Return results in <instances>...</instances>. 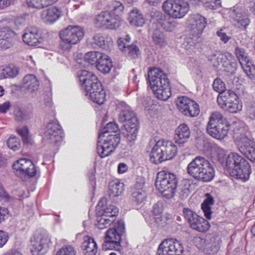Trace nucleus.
<instances>
[{"mask_svg": "<svg viewBox=\"0 0 255 255\" xmlns=\"http://www.w3.org/2000/svg\"><path fill=\"white\" fill-rule=\"evenodd\" d=\"M161 26L166 31H172L175 27V23L174 22L170 21L166 19L165 16L161 17L159 20Z\"/></svg>", "mask_w": 255, "mask_h": 255, "instance_id": "50", "label": "nucleus"}, {"mask_svg": "<svg viewBox=\"0 0 255 255\" xmlns=\"http://www.w3.org/2000/svg\"><path fill=\"white\" fill-rule=\"evenodd\" d=\"M246 114L252 120L255 119V106H248L246 108Z\"/></svg>", "mask_w": 255, "mask_h": 255, "instance_id": "57", "label": "nucleus"}, {"mask_svg": "<svg viewBox=\"0 0 255 255\" xmlns=\"http://www.w3.org/2000/svg\"><path fill=\"white\" fill-rule=\"evenodd\" d=\"M160 143L157 141L152 147L150 153V160L155 164H158L165 161L164 154L160 146Z\"/></svg>", "mask_w": 255, "mask_h": 255, "instance_id": "32", "label": "nucleus"}, {"mask_svg": "<svg viewBox=\"0 0 255 255\" xmlns=\"http://www.w3.org/2000/svg\"><path fill=\"white\" fill-rule=\"evenodd\" d=\"M125 224L123 221L115 222L113 228H109L106 232L102 245L105 250H115L121 246L122 237L125 233Z\"/></svg>", "mask_w": 255, "mask_h": 255, "instance_id": "6", "label": "nucleus"}, {"mask_svg": "<svg viewBox=\"0 0 255 255\" xmlns=\"http://www.w3.org/2000/svg\"><path fill=\"white\" fill-rule=\"evenodd\" d=\"M13 168L18 175L33 177L36 175V169L33 162L28 159L20 158L14 162Z\"/></svg>", "mask_w": 255, "mask_h": 255, "instance_id": "19", "label": "nucleus"}, {"mask_svg": "<svg viewBox=\"0 0 255 255\" xmlns=\"http://www.w3.org/2000/svg\"><path fill=\"white\" fill-rule=\"evenodd\" d=\"M8 214V210L4 208L0 207V223L4 220V217Z\"/></svg>", "mask_w": 255, "mask_h": 255, "instance_id": "64", "label": "nucleus"}, {"mask_svg": "<svg viewBox=\"0 0 255 255\" xmlns=\"http://www.w3.org/2000/svg\"><path fill=\"white\" fill-rule=\"evenodd\" d=\"M8 236L7 234L0 230V248L2 247L7 241Z\"/></svg>", "mask_w": 255, "mask_h": 255, "instance_id": "59", "label": "nucleus"}, {"mask_svg": "<svg viewBox=\"0 0 255 255\" xmlns=\"http://www.w3.org/2000/svg\"><path fill=\"white\" fill-rule=\"evenodd\" d=\"M6 143L8 147L13 151L19 150L21 146L19 139L15 136H11L9 137L7 139Z\"/></svg>", "mask_w": 255, "mask_h": 255, "instance_id": "49", "label": "nucleus"}, {"mask_svg": "<svg viewBox=\"0 0 255 255\" xmlns=\"http://www.w3.org/2000/svg\"><path fill=\"white\" fill-rule=\"evenodd\" d=\"M43 130V138L46 141L58 143L63 139L64 134L57 121H50Z\"/></svg>", "mask_w": 255, "mask_h": 255, "instance_id": "15", "label": "nucleus"}, {"mask_svg": "<svg viewBox=\"0 0 255 255\" xmlns=\"http://www.w3.org/2000/svg\"><path fill=\"white\" fill-rule=\"evenodd\" d=\"M213 88L219 94L226 91L225 84L220 78H217L214 80L213 83Z\"/></svg>", "mask_w": 255, "mask_h": 255, "instance_id": "53", "label": "nucleus"}, {"mask_svg": "<svg viewBox=\"0 0 255 255\" xmlns=\"http://www.w3.org/2000/svg\"><path fill=\"white\" fill-rule=\"evenodd\" d=\"M144 183L143 181H137L131 187L132 199L137 204L141 203L146 198V193L143 190Z\"/></svg>", "mask_w": 255, "mask_h": 255, "instance_id": "26", "label": "nucleus"}, {"mask_svg": "<svg viewBox=\"0 0 255 255\" xmlns=\"http://www.w3.org/2000/svg\"><path fill=\"white\" fill-rule=\"evenodd\" d=\"M189 21L193 34L200 37L207 25L206 18L197 13L191 15Z\"/></svg>", "mask_w": 255, "mask_h": 255, "instance_id": "20", "label": "nucleus"}, {"mask_svg": "<svg viewBox=\"0 0 255 255\" xmlns=\"http://www.w3.org/2000/svg\"><path fill=\"white\" fill-rule=\"evenodd\" d=\"M177 184L178 179L175 174L165 170L157 173L155 183V187L167 198L174 196Z\"/></svg>", "mask_w": 255, "mask_h": 255, "instance_id": "5", "label": "nucleus"}, {"mask_svg": "<svg viewBox=\"0 0 255 255\" xmlns=\"http://www.w3.org/2000/svg\"><path fill=\"white\" fill-rule=\"evenodd\" d=\"M128 20L129 24L134 27H141L145 23V18L142 13L136 8L130 11Z\"/></svg>", "mask_w": 255, "mask_h": 255, "instance_id": "30", "label": "nucleus"}, {"mask_svg": "<svg viewBox=\"0 0 255 255\" xmlns=\"http://www.w3.org/2000/svg\"><path fill=\"white\" fill-rule=\"evenodd\" d=\"M119 120L125 123L127 133L125 136L129 142L136 140L138 133L137 118L133 111L130 108L123 110L120 115Z\"/></svg>", "mask_w": 255, "mask_h": 255, "instance_id": "7", "label": "nucleus"}, {"mask_svg": "<svg viewBox=\"0 0 255 255\" xmlns=\"http://www.w3.org/2000/svg\"><path fill=\"white\" fill-rule=\"evenodd\" d=\"M152 39L154 43L159 45V46H162L165 45V37L163 33L158 29L154 30L152 34Z\"/></svg>", "mask_w": 255, "mask_h": 255, "instance_id": "47", "label": "nucleus"}, {"mask_svg": "<svg viewBox=\"0 0 255 255\" xmlns=\"http://www.w3.org/2000/svg\"><path fill=\"white\" fill-rule=\"evenodd\" d=\"M235 53L247 76L251 79L255 80V65L250 60L245 49L242 47H237Z\"/></svg>", "mask_w": 255, "mask_h": 255, "instance_id": "17", "label": "nucleus"}, {"mask_svg": "<svg viewBox=\"0 0 255 255\" xmlns=\"http://www.w3.org/2000/svg\"><path fill=\"white\" fill-rule=\"evenodd\" d=\"M22 39L25 43L32 46L38 45L42 41L38 30L35 27L27 28L23 34Z\"/></svg>", "mask_w": 255, "mask_h": 255, "instance_id": "22", "label": "nucleus"}, {"mask_svg": "<svg viewBox=\"0 0 255 255\" xmlns=\"http://www.w3.org/2000/svg\"><path fill=\"white\" fill-rule=\"evenodd\" d=\"M10 103L8 101L0 104V114L6 113L10 109Z\"/></svg>", "mask_w": 255, "mask_h": 255, "instance_id": "60", "label": "nucleus"}, {"mask_svg": "<svg viewBox=\"0 0 255 255\" xmlns=\"http://www.w3.org/2000/svg\"><path fill=\"white\" fill-rule=\"evenodd\" d=\"M238 96L237 94L231 90H228L226 91L219 94L217 97V102L220 107L224 109L227 105L232 102Z\"/></svg>", "mask_w": 255, "mask_h": 255, "instance_id": "31", "label": "nucleus"}, {"mask_svg": "<svg viewBox=\"0 0 255 255\" xmlns=\"http://www.w3.org/2000/svg\"><path fill=\"white\" fill-rule=\"evenodd\" d=\"M235 142L239 151L249 160L255 162V142L245 132L236 133Z\"/></svg>", "mask_w": 255, "mask_h": 255, "instance_id": "12", "label": "nucleus"}, {"mask_svg": "<svg viewBox=\"0 0 255 255\" xmlns=\"http://www.w3.org/2000/svg\"><path fill=\"white\" fill-rule=\"evenodd\" d=\"M102 85L98 77L93 73L81 70V86L86 96H87Z\"/></svg>", "mask_w": 255, "mask_h": 255, "instance_id": "18", "label": "nucleus"}, {"mask_svg": "<svg viewBox=\"0 0 255 255\" xmlns=\"http://www.w3.org/2000/svg\"><path fill=\"white\" fill-rule=\"evenodd\" d=\"M125 190V185L118 180H113L110 182L109 193L111 197H116L121 195Z\"/></svg>", "mask_w": 255, "mask_h": 255, "instance_id": "37", "label": "nucleus"}, {"mask_svg": "<svg viewBox=\"0 0 255 255\" xmlns=\"http://www.w3.org/2000/svg\"><path fill=\"white\" fill-rule=\"evenodd\" d=\"M128 166L126 163L121 162L118 166V172L119 174H123L128 171Z\"/></svg>", "mask_w": 255, "mask_h": 255, "instance_id": "61", "label": "nucleus"}, {"mask_svg": "<svg viewBox=\"0 0 255 255\" xmlns=\"http://www.w3.org/2000/svg\"><path fill=\"white\" fill-rule=\"evenodd\" d=\"M124 52L128 57L133 59L137 58L140 54L139 48L134 44L127 45V47Z\"/></svg>", "mask_w": 255, "mask_h": 255, "instance_id": "48", "label": "nucleus"}, {"mask_svg": "<svg viewBox=\"0 0 255 255\" xmlns=\"http://www.w3.org/2000/svg\"><path fill=\"white\" fill-rule=\"evenodd\" d=\"M111 10L109 11L113 15L121 18V16L124 14L125 7L124 4L118 1H113L109 5Z\"/></svg>", "mask_w": 255, "mask_h": 255, "instance_id": "40", "label": "nucleus"}, {"mask_svg": "<svg viewBox=\"0 0 255 255\" xmlns=\"http://www.w3.org/2000/svg\"><path fill=\"white\" fill-rule=\"evenodd\" d=\"M80 27L69 25L60 32L59 36L62 40L60 45L64 50L69 49L72 45H75L79 40Z\"/></svg>", "mask_w": 255, "mask_h": 255, "instance_id": "14", "label": "nucleus"}, {"mask_svg": "<svg viewBox=\"0 0 255 255\" xmlns=\"http://www.w3.org/2000/svg\"><path fill=\"white\" fill-rule=\"evenodd\" d=\"M99 140L97 147L98 155L105 158L113 153L121 141L120 134L111 135H99Z\"/></svg>", "mask_w": 255, "mask_h": 255, "instance_id": "8", "label": "nucleus"}, {"mask_svg": "<svg viewBox=\"0 0 255 255\" xmlns=\"http://www.w3.org/2000/svg\"><path fill=\"white\" fill-rule=\"evenodd\" d=\"M61 10L55 6H51L44 10L41 14L43 21L48 24H52L61 16Z\"/></svg>", "mask_w": 255, "mask_h": 255, "instance_id": "28", "label": "nucleus"}, {"mask_svg": "<svg viewBox=\"0 0 255 255\" xmlns=\"http://www.w3.org/2000/svg\"><path fill=\"white\" fill-rule=\"evenodd\" d=\"M164 252H165V246L163 241L158 246L156 255H163Z\"/></svg>", "mask_w": 255, "mask_h": 255, "instance_id": "62", "label": "nucleus"}, {"mask_svg": "<svg viewBox=\"0 0 255 255\" xmlns=\"http://www.w3.org/2000/svg\"><path fill=\"white\" fill-rule=\"evenodd\" d=\"M16 132L21 136L24 144H32V139L27 126H25L17 128Z\"/></svg>", "mask_w": 255, "mask_h": 255, "instance_id": "41", "label": "nucleus"}, {"mask_svg": "<svg viewBox=\"0 0 255 255\" xmlns=\"http://www.w3.org/2000/svg\"><path fill=\"white\" fill-rule=\"evenodd\" d=\"M94 44L99 47L109 50L113 45L111 37L107 34L98 33L93 38Z\"/></svg>", "mask_w": 255, "mask_h": 255, "instance_id": "29", "label": "nucleus"}, {"mask_svg": "<svg viewBox=\"0 0 255 255\" xmlns=\"http://www.w3.org/2000/svg\"><path fill=\"white\" fill-rule=\"evenodd\" d=\"M5 74L6 78H14L19 73V69L18 67L13 65L5 67Z\"/></svg>", "mask_w": 255, "mask_h": 255, "instance_id": "54", "label": "nucleus"}, {"mask_svg": "<svg viewBox=\"0 0 255 255\" xmlns=\"http://www.w3.org/2000/svg\"><path fill=\"white\" fill-rule=\"evenodd\" d=\"M0 33V47L4 49L10 47L13 44L15 33L10 29L7 30L6 32L2 30Z\"/></svg>", "mask_w": 255, "mask_h": 255, "instance_id": "34", "label": "nucleus"}, {"mask_svg": "<svg viewBox=\"0 0 255 255\" xmlns=\"http://www.w3.org/2000/svg\"><path fill=\"white\" fill-rule=\"evenodd\" d=\"M119 130L118 125L115 123L110 122L108 123L102 129L99 135H111L119 134L117 132Z\"/></svg>", "mask_w": 255, "mask_h": 255, "instance_id": "46", "label": "nucleus"}, {"mask_svg": "<svg viewBox=\"0 0 255 255\" xmlns=\"http://www.w3.org/2000/svg\"><path fill=\"white\" fill-rule=\"evenodd\" d=\"M183 213L190 228L200 233H206L211 228L209 222L189 208H184Z\"/></svg>", "mask_w": 255, "mask_h": 255, "instance_id": "13", "label": "nucleus"}, {"mask_svg": "<svg viewBox=\"0 0 255 255\" xmlns=\"http://www.w3.org/2000/svg\"><path fill=\"white\" fill-rule=\"evenodd\" d=\"M121 18H118L111 13L110 18L108 20V22L105 25L104 28L115 30L119 28L121 25Z\"/></svg>", "mask_w": 255, "mask_h": 255, "instance_id": "44", "label": "nucleus"}, {"mask_svg": "<svg viewBox=\"0 0 255 255\" xmlns=\"http://www.w3.org/2000/svg\"><path fill=\"white\" fill-rule=\"evenodd\" d=\"M187 172L196 180L203 182L212 181L215 171L212 164L205 157L198 156L187 165Z\"/></svg>", "mask_w": 255, "mask_h": 255, "instance_id": "3", "label": "nucleus"}, {"mask_svg": "<svg viewBox=\"0 0 255 255\" xmlns=\"http://www.w3.org/2000/svg\"><path fill=\"white\" fill-rule=\"evenodd\" d=\"M53 244L52 236L49 233L36 234L31 240V252L32 255H45Z\"/></svg>", "mask_w": 255, "mask_h": 255, "instance_id": "10", "label": "nucleus"}, {"mask_svg": "<svg viewBox=\"0 0 255 255\" xmlns=\"http://www.w3.org/2000/svg\"><path fill=\"white\" fill-rule=\"evenodd\" d=\"M217 35L220 38V40L224 43H226L230 39L231 37L228 36L225 32H223V30L221 29L217 32Z\"/></svg>", "mask_w": 255, "mask_h": 255, "instance_id": "58", "label": "nucleus"}, {"mask_svg": "<svg viewBox=\"0 0 255 255\" xmlns=\"http://www.w3.org/2000/svg\"><path fill=\"white\" fill-rule=\"evenodd\" d=\"M58 0H26L29 7L35 8H42L45 6L53 4Z\"/></svg>", "mask_w": 255, "mask_h": 255, "instance_id": "42", "label": "nucleus"}, {"mask_svg": "<svg viewBox=\"0 0 255 255\" xmlns=\"http://www.w3.org/2000/svg\"><path fill=\"white\" fill-rule=\"evenodd\" d=\"M111 13L109 11H102L96 16L95 23L97 26L104 28L105 25L108 22V20L110 18Z\"/></svg>", "mask_w": 255, "mask_h": 255, "instance_id": "43", "label": "nucleus"}, {"mask_svg": "<svg viewBox=\"0 0 255 255\" xmlns=\"http://www.w3.org/2000/svg\"><path fill=\"white\" fill-rule=\"evenodd\" d=\"M149 85L155 97L162 101L171 96L170 81L167 75L159 68H150L148 71Z\"/></svg>", "mask_w": 255, "mask_h": 255, "instance_id": "1", "label": "nucleus"}, {"mask_svg": "<svg viewBox=\"0 0 255 255\" xmlns=\"http://www.w3.org/2000/svg\"><path fill=\"white\" fill-rule=\"evenodd\" d=\"M119 212L118 208L114 205L103 206L99 211L97 218V227L101 230L109 227L115 222Z\"/></svg>", "mask_w": 255, "mask_h": 255, "instance_id": "11", "label": "nucleus"}, {"mask_svg": "<svg viewBox=\"0 0 255 255\" xmlns=\"http://www.w3.org/2000/svg\"><path fill=\"white\" fill-rule=\"evenodd\" d=\"M130 40V38L128 35H127V38L125 39L123 38H120L118 40V46L120 49L123 51H125L127 47V43Z\"/></svg>", "mask_w": 255, "mask_h": 255, "instance_id": "56", "label": "nucleus"}, {"mask_svg": "<svg viewBox=\"0 0 255 255\" xmlns=\"http://www.w3.org/2000/svg\"><path fill=\"white\" fill-rule=\"evenodd\" d=\"M81 249L83 255H96L98 251V246L93 237L86 236L83 239Z\"/></svg>", "mask_w": 255, "mask_h": 255, "instance_id": "24", "label": "nucleus"}, {"mask_svg": "<svg viewBox=\"0 0 255 255\" xmlns=\"http://www.w3.org/2000/svg\"><path fill=\"white\" fill-rule=\"evenodd\" d=\"M56 255H76V252L71 246H66L59 250Z\"/></svg>", "mask_w": 255, "mask_h": 255, "instance_id": "55", "label": "nucleus"}, {"mask_svg": "<svg viewBox=\"0 0 255 255\" xmlns=\"http://www.w3.org/2000/svg\"><path fill=\"white\" fill-rule=\"evenodd\" d=\"M225 169L231 176L243 182L250 179L252 172L249 162L235 152L230 153L226 158Z\"/></svg>", "mask_w": 255, "mask_h": 255, "instance_id": "2", "label": "nucleus"}, {"mask_svg": "<svg viewBox=\"0 0 255 255\" xmlns=\"http://www.w3.org/2000/svg\"><path fill=\"white\" fill-rule=\"evenodd\" d=\"M242 109L243 103L238 96L235 100L227 105L224 109L230 113L237 114L241 111Z\"/></svg>", "mask_w": 255, "mask_h": 255, "instance_id": "39", "label": "nucleus"}, {"mask_svg": "<svg viewBox=\"0 0 255 255\" xmlns=\"http://www.w3.org/2000/svg\"><path fill=\"white\" fill-rule=\"evenodd\" d=\"M205 196L206 198L201 204V209L204 213V216L208 220H211L212 214L211 206L214 205L215 200L209 193H206Z\"/></svg>", "mask_w": 255, "mask_h": 255, "instance_id": "36", "label": "nucleus"}, {"mask_svg": "<svg viewBox=\"0 0 255 255\" xmlns=\"http://www.w3.org/2000/svg\"><path fill=\"white\" fill-rule=\"evenodd\" d=\"M158 142L162 149L165 161L172 159L177 152V147L173 142L169 140L160 139Z\"/></svg>", "mask_w": 255, "mask_h": 255, "instance_id": "27", "label": "nucleus"}, {"mask_svg": "<svg viewBox=\"0 0 255 255\" xmlns=\"http://www.w3.org/2000/svg\"><path fill=\"white\" fill-rule=\"evenodd\" d=\"M162 7L165 14L174 19L183 18L190 8L188 2L184 0H166Z\"/></svg>", "mask_w": 255, "mask_h": 255, "instance_id": "9", "label": "nucleus"}, {"mask_svg": "<svg viewBox=\"0 0 255 255\" xmlns=\"http://www.w3.org/2000/svg\"><path fill=\"white\" fill-rule=\"evenodd\" d=\"M165 252L168 255H180L184 248L179 241L173 238L164 240Z\"/></svg>", "mask_w": 255, "mask_h": 255, "instance_id": "25", "label": "nucleus"}, {"mask_svg": "<svg viewBox=\"0 0 255 255\" xmlns=\"http://www.w3.org/2000/svg\"><path fill=\"white\" fill-rule=\"evenodd\" d=\"M196 4H203L210 9H216L221 6V0H189Z\"/></svg>", "mask_w": 255, "mask_h": 255, "instance_id": "38", "label": "nucleus"}, {"mask_svg": "<svg viewBox=\"0 0 255 255\" xmlns=\"http://www.w3.org/2000/svg\"><path fill=\"white\" fill-rule=\"evenodd\" d=\"M14 115L15 117V119L18 121H22L26 120L30 118V114L25 111H22L19 108L15 109L14 111Z\"/></svg>", "mask_w": 255, "mask_h": 255, "instance_id": "51", "label": "nucleus"}, {"mask_svg": "<svg viewBox=\"0 0 255 255\" xmlns=\"http://www.w3.org/2000/svg\"><path fill=\"white\" fill-rule=\"evenodd\" d=\"M238 23L246 28L250 22V19L247 17H245L238 20Z\"/></svg>", "mask_w": 255, "mask_h": 255, "instance_id": "63", "label": "nucleus"}, {"mask_svg": "<svg viewBox=\"0 0 255 255\" xmlns=\"http://www.w3.org/2000/svg\"><path fill=\"white\" fill-rule=\"evenodd\" d=\"M193 242L195 245L200 249L208 247L209 243L204 236H197L194 237Z\"/></svg>", "mask_w": 255, "mask_h": 255, "instance_id": "52", "label": "nucleus"}, {"mask_svg": "<svg viewBox=\"0 0 255 255\" xmlns=\"http://www.w3.org/2000/svg\"><path fill=\"white\" fill-rule=\"evenodd\" d=\"M39 82L37 78L33 74H27L22 80L21 88L26 93L33 95L37 91Z\"/></svg>", "mask_w": 255, "mask_h": 255, "instance_id": "21", "label": "nucleus"}, {"mask_svg": "<svg viewBox=\"0 0 255 255\" xmlns=\"http://www.w3.org/2000/svg\"><path fill=\"white\" fill-rule=\"evenodd\" d=\"M230 128V124L226 118L221 113L214 112L209 117L206 130L211 137L222 141L228 136Z\"/></svg>", "mask_w": 255, "mask_h": 255, "instance_id": "4", "label": "nucleus"}, {"mask_svg": "<svg viewBox=\"0 0 255 255\" xmlns=\"http://www.w3.org/2000/svg\"><path fill=\"white\" fill-rule=\"evenodd\" d=\"M176 104L179 111L185 116L195 117L200 113L199 105L188 97H179Z\"/></svg>", "mask_w": 255, "mask_h": 255, "instance_id": "16", "label": "nucleus"}, {"mask_svg": "<svg viewBox=\"0 0 255 255\" xmlns=\"http://www.w3.org/2000/svg\"><path fill=\"white\" fill-rule=\"evenodd\" d=\"M190 130L185 124H180L175 129L174 140L178 145H183L187 142L190 137Z\"/></svg>", "mask_w": 255, "mask_h": 255, "instance_id": "23", "label": "nucleus"}, {"mask_svg": "<svg viewBox=\"0 0 255 255\" xmlns=\"http://www.w3.org/2000/svg\"><path fill=\"white\" fill-rule=\"evenodd\" d=\"M103 53L97 51H90L87 52L85 56V60L89 64L94 65L97 64Z\"/></svg>", "mask_w": 255, "mask_h": 255, "instance_id": "45", "label": "nucleus"}, {"mask_svg": "<svg viewBox=\"0 0 255 255\" xmlns=\"http://www.w3.org/2000/svg\"><path fill=\"white\" fill-rule=\"evenodd\" d=\"M97 69L103 74L110 72L112 67V62L110 57L105 54H103L101 57L96 65Z\"/></svg>", "mask_w": 255, "mask_h": 255, "instance_id": "33", "label": "nucleus"}, {"mask_svg": "<svg viewBox=\"0 0 255 255\" xmlns=\"http://www.w3.org/2000/svg\"><path fill=\"white\" fill-rule=\"evenodd\" d=\"M88 96L92 101L100 105L104 104L106 100V92L102 85Z\"/></svg>", "mask_w": 255, "mask_h": 255, "instance_id": "35", "label": "nucleus"}]
</instances>
